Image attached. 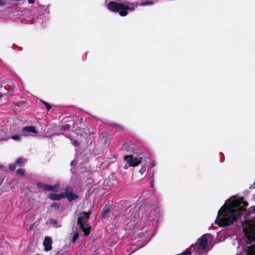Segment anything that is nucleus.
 <instances>
[{
	"label": "nucleus",
	"instance_id": "bb28decb",
	"mask_svg": "<svg viewBox=\"0 0 255 255\" xmlns=\"http://www.w3.org/2000/svg\"><path fill=\"white\" fill-rule=\"evenodd\" d=\"M12 138L14 140H19L20 139V137L18 135H14L12 136Z\"/></svg>",
	"mask_w": 255,
	"mask_h": 255
},
{
	"label": "nucleus",
	"instance_id": "dca6fc26",
	"mask_svg": "<svg viewBox=\"0 0 255 255\" xmlns=\"http://www.w3.org/2000/svg\"><path fill=\"white\" fill-rule=\"evenodd\" d=\"M69 139L71 141L72 144L75 147H77L80 145V142L78 140L74 139L71 137H69Z\"/></svg>",
	"mask_w": 255,
	"mask_h": 255
},
{
	"label": "nucleus",
	"instance_id": "6ab92c4d",
	"mask_svg": "<svg viewBox=\"0 0 255 255\" xmlns=\"http://www.w3.org/2000/svg\"><path fill=\"white\" fill-rule=\"evenodd\" d=\"M79 233H74V234L73 235V237H72V243H75L76 242V241L79 238Z\"/></svg>",
	"mask_w": 255,
	"mask_h": 255
},
{
	"label": "nucleus",
	"instance_id": "f3484780",
	"mask_svg": "<svg viewBox=\"0 0 255 255\" xmlns=\"http://www.w3.org/2000/svg\"><path fill=\"white\" fill-rule=\"evenodd\" d=\"M138 4H139V6H146V5H151L153 4V2L151 1H147L141 2V3H139Z\"/></svg>",
	"mask_w": 255,
	"mask_h": 255
},
{
	"label": "nucleus",
	"instance_id": "c9c22d12",
	"mask_svg": "<svg viewBox=\"0 0 255 255\" xmlns=\"http://www.w3.org/2000/svg\"><path fill=\"white\" fill-rule=\"evenodd\" d=\"M254 184L255 185V182L254 183Z\"/></svg>",
	"mask_w": 255,
	"mask_h": 255
},
{
	"label": "nucleus",
	"instance_id": "ddd939ff",
	"mask_svg": "<svg viewBox=\"0 0 255 255\" xmlns=\"http://www.w3.org/2000/svg\"><path fill=\"white\" fill-rule=\"evenodd\" d=\"M65 197L67 198L68 201L72 202L73 200L77 199L78 198V196L72 192L66 195Z\"/></svg>",
	"mask_w": 255,
	"mask_h": 255
},
{
	"label": "nucleus",
	"instance_id": "20e7f679",
	"mask_svg": "<svg viewBox=\"0 0 255 255\" xmlns=\"http://www.w3.org/2000/svg\"><path fill=\"white\" fill-rule=\"evenodd\" d=\"M92 209L89 210L88 212H82L78 214L77 224L79 228L84 232V235L87 237L89 235L91 227L88 223L90 215L91 214Z\"/></svg>",
	"mask_w": 255,
	"mask_h": 255
},
{
	"label": "nucleus",
	"instance_id": "423d86ee",
	"mask_svg": "<svg viewBox=\"0 0 255 255\" xmlns=\"http://www.w3.org/2000/svg\"><path fill=\"white\" fill-rule=\"evenodd\" d=\"M37 186L39 188L43 189L44 191H49L53 192H57L59 189V185L58 184H55L54 185H50L45 184L40 182L37 183Z\"/></svg>",
	"mask_w": 255,
	"mask_h": 255
},
{
	"label": "nucleus",
	"instance_id": "9b49d317",
	"mask_svg": "<svg viewBox=\"0 0 255 255\" xmlns=\"http://www.w3.org/2000/svg\"><path fill=\"white\" fill-rule=\"evenodd\" d=\"M245 255H255V244L247 247Z\"/></svg>",
	"mask_w": 255,
	"mask_h": 255
},
{
	"label": "nucleus",
	"instance_id": "4468645a",
	"mask_svg": "<svg viewBox=\"0 0 255 255\" xmlns=\"http://www.w3.org/2000/svg\"><path fill=\"white\" fill-rule=\"evenodd\" d=\"M192 250H191V248L189 250L188 249H186L182 253L177 254L176 255H191L192 253Z\"/></svg>",
	"mask_w": 255,
	"mask_h": 255
},
{
	"label": "nucleus",
	"instance_id": "2f4dec72",
	"mask_svg": "<svg viewBox=\"0 0 255 255\" xmlns=\"http://www.w3.org/2000/svg\"><path fill=\"white\" fill-rule=\"evenodd\" d=\"M3 94L2 93H0V99L3 97Z\"/></svg>",
	"mask_w": 255,
	"mask_h": 255
},
{
	"label": "nucleus",
	"instance_id": "aec40b11",
	"mask_svg": "<svg viewBox=\"0 0 255 255\" xmlns=\"http://www.w3.org/2000/svg\"><path fill=\"white\" fill-rule=\"evenodd\" d=\"M50 207L54 209H57L59 208L60 205L56 202H53L51 204Z\"/></svg>",
	"mask_w": 255,
	"mask_h": 255
},
{
	"label": "nucleus",
	"instance_id": "5701e85b",
	"mask_svg": "<svg viewBox=\"0 0 255 255\" xmlns=\"http://www.w3.org/2000/svg\"><path fill=\"white\" fill-rule=\"evenodd\" d=\"M16 168L15 164H10L9 165V169L10 171H13Z\"/></svg>",
	"mask_w": 255,
	"mask_h": 255
},
{
	"label": "nucleus",
	"instance_id": "f257e3e1",
	"mask_svg": "<svg viewBox=\"0 0 255 255\" xmlns=\"http://www.w3.org/2000/svg\"><path fill=\"white\" fill-rule=\"evenodd\" d=\"M241 201H235L233 204L237 208L231 209L222 207L218 212L217 220L219 225L222 226H226L233 223L237 217L241 216L242 212L246 210V207L248 205L247 201H242L243 205H241Z\"/></svg>",
	"mask_w": 255,
	"mask_h": 255
},
{
	"label": "nucleus",
	"instance_id": "4be33fe9",
	"mask_svg": "<svg viewBox=\"0 0 255 255\" xmlns=\"http://www.w3.org/2000/svg\"><path fill=\"white\" fill-rule=\"evenodd\" d=\"M16 173L20 176H23L24 175L25 171L23 169L19 168L16 171Z\"/></svg>",
	"mask_w": 255,
	"mask_h": 255
},
{
	"label": "nucleus",
	"instance_id": "c85d7f7f",
	"mask_svg": "<svg viewBox=\"0 0 255 255\" xmlns=\"http://www.w3.org/2000/svg\"><path fill=\"white\" fill-rule=\"evenodd\" d=\"M78 120L80 123H82L83 122L84 119L82 117L79 116L78 117Z\"/></svg>",
	"mask_w": 255,
	"mask_h": 255
},
{
	"label": "nucleus",
	"instance_id": "0eeeda50",
	"mask_svg": "<svg viewBox=\"0 0 255 255\" xmlns=\"http://www.w3.org/2000/svg\"><path fill=\"white\" fill-rule=\"evenodd\" d=\"M31 133H37V131H36L35 127H34L33 126H26L23 127L21 129V134L22 136H28L30 135Z\"/></svg>",
	"mask_w": 255,
	"mask_h": 255
},
{
	"label": "nucleus",
	"instance_id": "473e14b6",
	"mask_svg": "<svg viewBox=\"0 0 255 255\" xmlns=\"http://www.w3.org/2000/svg\"><path fill=\"white\" fill-rule=\"evenodd\" d=\"M32 226H31L30 227V230H32Z\"/></svg>",
	"mask_w": 255,
	"mask_h": 255
},
{
	"label": "nucleus",
	"instance_id": "412c9836",
	"mask_svg": "<svg viewBox=\"0 0 255 255\" xmlns=\"http://www.w3.org/2000/svg\"><path fill=\"white\" fill-rule=\"evenodd\" d=\"M42 102L46 106L48 111H49L51 109L52 106L48 103L44 101H42Z\"/></svg>",
	"mask_w": 255,
	"mask_h": 255
},
{
	"label": "nucleus",
	"instance_id": "393cba45",
	"mask_svg": "<svg viewBox=\"0 0 255 255\" xmlns=\"http://www.w3.org/2000/svg\"><path fill=\"white\" fill-rule=\"evenodd\" d=\"M49 223L51 224V225H55L57 224V222L56 220L54 219H49Z\"/></svg>",
	"mask_w": 255,
	"mask_h": 255
},
{
	"label": "nucleus",
	"instance_id": "cd10ccee",
	"mask_svg": "<svg viewBox=\"0 0 255 255\" xmlns=\"http://www.w3.org/2000/svg\"><path fill=\"white\" fill-rule=\"evenodd\" d=\"M4 179V177L2 174H0V185H1L2 183L3 182Z\"/></svg>",
	"mask_w": 255,
	"mask_h": 255
},
{
	"label": "nucleus",
	"instance_id": "c756f323",
	"mask_svg": "<svg viewBox=\"0 0 255 255\" xmlns=\"http://www.w3.org/2000/svg\"><path fill=\"white\" fill-rule=\"evenodd\" d=\"M5 4V2L2 0H0V6H3Z\"/></svg>",
	"mask_w": 255,
	"mask_h": 255
},
{
	"label": "nucleus",
	"instance_id": "f704fd0d",
	"mask_svg": "<svg viewBox=\"0 0 255 255\" xmlns=\"http://www.w3.org/2000/svg\"><path fill=\"white\" fill-rule=\"evenodd\" d=\"M151 187H153V185H152V184H151Z\"/></svg>",
	"mask_w": 255,
	"mask_h": 255
},
{
	"label": "nucleus",
	"instance_id": "6e6552de",
	"mask_svg": "<svg viewBox=\"0 0 255 255\" xmlns=\"http://www.w3.org/2000/svg\"><path fill=\"white\" fill-rule=\"evenodd\" d=\"M123 148L128 152L132 154H138L137 149L134 147V145L132 144L126 143L123 146Z\"/></svg>",
	"mask_w": 255,
	"mask_h": 255
},
{
	"label": "nucleus",
	"instance_id": "9d476101",
	"mask_svg": "<svg viewBox=\"0 0 255 255\" xmlns=\"http://www.w3.org/2000/svg\"><path fill=\"white\" fill-rule=\"evenodd\" d=\"M48 198L51 200H59L65 198V195L63 193L56 194L55 193H50L48 195Z\"/></svg>",
	"mask_w": 255,
	"mask_h": 255
},
{
	"label": "nucleus",
	"instance_id": "2eb2a0df",
	"mask_svg": "<svg viewBox=\"0 0 255 255\" xmlns=\"http://www.w3.org/2000/svg\"><path fill=\"white\" fill-rule=\"evenodd\" d=\"M73 188L70 186H66L65 188V193H63L65 195V196L68 195L69 193H71L73 192Z\"/></svg>",
	"mask_w": 255,
	"mask_h": 255
},
{
	"label": "nucleus",
	"instance_id": "f8f14e48",
	"mask_svg": "<svg viewBox=\"0 0 255 255\" xmlns=\"http://www.w3.org/2000/svg\"><path fill=\"white\" fill-rule=\"evenodd\" d=\"M111 210V206L109 204H106L103 209L102 213L101 214V217L103 219L105 218L107 214H108Z\"/></svg>",
	"mask_w": 255,
	"mask_h": 255
},
{
	"label": "nucleus",
	"instance_id": "f03ea898",
	"mask_svg": "<svg viewBox=\"0 0 255 255\" xmlns=\"http://www.w3.org/2000/svg\"><path fill=\"white\" fill-rule=\"evenodd\" d=\"M139 5L138 2H133L130 6H127L123 3L110 1L107 5V8L115 13H119L121 16H125L128 14V10H133L135 7Z\"/></svg>",
	"mask_w": 255,
	"mask_h": 255
},
{
	"label": "nucleus",
	"instance_id": "72a5a7b5",
	"mask_svg": "<svg viewBox=\"0 0 255 255\" xmlns=\"http://www.w3.org/2000/svg\"><path fill=\"white\" fill-rule=\"evenodd\" d=\"M132 253H133V252H132L131 253L129 254V255H131V254H132Z\"/></svg>",
	"mask_w": 255,
	"mask_h": 255
},
{
	"label": "nucleus",
	"instance_id": "39448f33",
	"mask_svg": "<svg viewBox=\"0 0 255 255\" xmlns=\"http://www.w3.org/2000/svg\"><path fill=\"white\" fill-rule=\"evenodd\" d=\"M124 159L126 162L124 168L127 169L128 167H135L140 164L142 157H135L132 155H129L125 156Z\"/></svg>",
	"mask_w": 255,
	"mask_h": 255
},
{
	"label": "nucleus",
	"instance_id": "a211bd4d",
	"mask_svg": "<svg viewBox=\"0 0 255 255\" xmlns=\"http://www.w3.org/2000/svg\"><path fill=\"white\" fill-rule=\"evenodd\" d=\"M71 128V125L69 124H65L61 127V129L66 131L68 130Z\"/></svg>",
	"mask_w": 255,
	"mask_h": 255
},
{
	"label": "nucleus",
	"instance_id": "a878e982",
	"mask_svg": "<svg viewBox=\"0 0 255 255\" xmlns=\"http://www.w3.org/2000/svg\"><path fill=\"white\" fill-rule=\"evenodd\" d=\"M146 171V166H142L139 170V172L141 173V174L143 173Z\"/></svg>",
	"mask_w": 255,
	"mask_h": 255
},
{
	"label": "nucleus",
	"instance_id": "1a4fd4ad",
	"mask_svg": "<svg viewBox=\"0 0 255 255\" xmlns=\"http://www.w3.org/2000/svg\"><path fill=\"white\" fill-rule=\"evenodd\" d=\"M52 240L49 237H46L43 241V246L45 251H49L52 250Z\"/></svg>",
	"mask_w": 255,
	"mask_h": 255
},
{
	"label": "nucleus",
	"instance_id": "7ed1b4c3",
	"mask_svg": "<svg viewBox=\"0 0 255 255\" xmlns=\"http://www.w3.org/2000/svg\"><path fill=\"white\" fill-rule=\"evenodd\" d=\"M211 235L209 234H205L197 239L195 244L191 245V250L193 253L197 255H203L207 253L211 248L208 246V240L210 238Z\"/></svg>",
	"mask_w": 255,
	"mask_h": 255
},
{
	"label": "nucleus",
	"instance_id": "7c9ffc66",
	"mask_svg": "<svg viewBox=\"0 0 255 255\" xmlns=\"http://www.w3.org/2000/svg\"><path fill=\"white\" fill-rule=\"evenodd\" d=\"M28 3L30 4H32L34 2L35 0H28Z\"/></svg>",
	"mask_w": 255,
	"mask_h": 255
},
{
	"label": "nucleus",
	"instance_id": "b1692460",
	"mask_svg": "<svg viewBox=\"0 0 255 255\" xmlns=\"http://www.w3.org/2000/svg\"><path fill=\"white\" fill-rule=\"evenodd\" d=\"M23 162V159L21 157L18 158L16 159L15 161V164L17 165H19L21 164Z\"/></svg>",
	"mask_w": 255,
	"mask_h": 255
}]
</instances>
